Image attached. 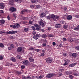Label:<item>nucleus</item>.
I'll use <instances>...</instances> for the list:
<instances>
[{"label": "nucleus", "mask_w": 79, "mask_h": 79, "mask_svg": "<svg viewBox=\"0 0 79 79\" xmlns=\"http://www.w3.org/2000/svg\"><path fill=\"white\" fill-rule=\"evenodd\" d=\"M18 32L17 31H7L5 32L6 35L7 34H16Z\"/></svg>", "instance_id": "obj_1"}, {"label": "nucleus", "mask_w": 79, "mask_h": 79, "mask_svg": "<svg viewBox=\"0 0 79 79\" xmlns=\"http://www.w3.org/2000/svg\"><path fill=\"white\" fill-rule=\"evenodd\" d=\"M39 37H40V34H37L34 36L33 38L34 39H35V40H37Z\"/></svg>", "instance_id": "obj_2"}, {"label": "nucleus", "mask_w": 79, "mask_h": 79, "mask_svg": "<svg viewBox=\"0 0 79 79\" xmlns=\"http://www.w3.org/2000/svg\"><path fill=\"white\" fill-rule=\"evenodd\" d=\"M39 24L40 26H44V20L42 19H40L39 21Z\"/></svg>", "instance_id": "obj_3"}, {"label": "nucleus", "mask_w": 79, "mask_h": 79, "mask_svg": "<svg viewBox=\"0 0 79 79\" xmlns=\"http://www.w3.org/2000/svg\"><path fill=\"white\" fill-rule=\"evenodd\" d=\"M47 63H52V59L50 58H48L46 59Z\"/></svg>", "instance_id": "obj_4"}, {"label": "nucleus", "mask_w": 79, "mask_h": 79, "mask_svg": "<svg viewBox=\"0 0 79 79\" xmlns=\"http://www.w3.org/2000/svg\"><path fill=\"white\" fill-rule=\"evenodd\" d=\"M54 76V74L53 73H50L47 75L46 77H47V78H51V77H53Z\"/></svg>", "instance_id": "obj_5"}, {"label": "nucleus", "mask_w": 79, "mask_h": 79, "mask_svg": "<svg viewBox=\"0 0 79 79\" xmlns=\"http://www.w3.org/2000/svg\"><path fill=\"white\" fill-rule=\"evenodd\" d=\"M23 48L22 47H18L17 49V51L18 53H20L22 52Z\"/></svg>", "instance_id": "obj_6"}, {"label": "nucleus", "mask_w": 79, "mask_h": 79, "mask_svg": "<svg viewBox=\"0 0 79 79\" xmlns=\"http://www.w3.org/2000/svg\"><path fill=\"white\" fill-rule=\"evenodd\" d=\"M16 10L15 8L14 7H12L10 8V11H11V12H14Z\"/></svg>", "instance_id": "obj_7"}, {"label": "nucleus", "mask_w": 79, "mask_h": 79, "mask_svg": "<svg viewBox=\"0 0 79 79\" xmlns=\"http://www.w3.org/2000/svg\"><path fill=\"white\" fill-rule=\"evenodd\" d=\"M15 46L13 44H11L10 45V46L8 47V50H10L12 49V48H13Z\"/></svg>", "instance_id": "obj_8"}, {"label": "nucleus", "mask_w": 79, "mask_h": 79, "mask_svg": "<svg viewBox=\"0 0 79 79\" xmlns=\"http://www.w3.org/2000/svg\"><path fill=\"white\" fill-rule=\"evenodd\" d=\"M50 18L52 19H53V20H55V15H54L53 14H52L50 15Z\"/></svg>", "instance_id": "obj_9"}, {"label": "nucleus", "mask_w": 79, "mask_h": 79, "mask_svg": "<svg viewBox=\"0 0 79 79\" xmlns=\"http://www.w3.org/2000/svg\"><path fill=\"white\" fill-rule=\"evenodd\" d=\"M23 64H24L25 65H26L29 64V61H28V60H25L23 61Z\"/></svg>", "instance_id": "obj_10"}, {"label": "nucleus", "mask_w": 79, "mask_h": 79, "mask_svg": "<svg viewBox=\"0 0 79 79\" xmlns=\"http://www.w3.org/2000/svg\"><path fill=\"white\" fill-rule=\"evenodd\" d=\"M43 11L45 14H48L49 13V12L48 11V10L46 9H44V10H43Z\"/></svg>", "instance_id": "obj_11"}, {"label": "nucleus", "mask_w": 79, "mask_h": 79, "mask_svg": "<svg viewBox=\"0 0 79 79\" xmlns=\"http://www.w3.org/2000/svg\"><path fill=\"white\" fill-rule=\"evenodd\" d=\"M5 23V21L3 19H2L0 20V25L3 24Z\"/></svg>", "instance_id": "obj_12"}, {"label": "nucleus", "mask_w": 79, "mask_h": 79, "mask_svg": "<svg viewBox=\"0 0 79 79\" xmlns=\"http://www.w3.org/2000/svg\"><path fill=\"white\" fill-rule=\"evenodd\" d=\"M71 57H73V58H76L77 57V54L76 53H73L71 55Z\"/></svg>", "instance_id": "obj_13"}, {"label": "nucleus", "mask_w": 79, "mask_h": 79, "mask_svg": "<svg viewBox=\"0 0 79 79\" xmlns=\"http://www.w3.org/2000/svg\"><path fill=\"white\" fill-rule=\"evenodd\" d=\"M40 16L41 18H43L45 16V14L44 12L40 14Z\"/></svg>", "instance_id": "obj_14"}, {"label": "nucleus", "mask_w": 79, "mask_h": 79, "mask_svg": "<svg viewBox=\"0 0 79 79\" xmlns=\"http://www.w3.org/2000/svg\"><path fill=\"white\" fill-rule=\"evenodd\" d=\"M73 18V17L71 15H69L67 17L68 20H71Z\"/></svg>", "instance_id": "obj_15"}, {"label": "nucleus", "mask_w": 79, "mask_h": 79, "mask_svg": "<svg viewBox=\"0 0 79 79\" xmlns=\"http://www.w3.org/2000/svg\"><path fill=\"white\" fill-rule=\"evenodd\" d=\"M73 73V72H71V71H70L69 72L68 71H66L65 72V74L66 75H70V74H71Z\"/></svg>", "instance_id": "obj_16"}, {"label": "nucleus", "mask_w": 79, "mask_h": 79, "mask_svg": "<svg viewBox=\"0 0 79 79\" xmlns=\"http://www.w3.org/2000/svg\"><path fill=\"white\" fill-rule=\"evenodd\" d=\"M74 39H75V38H70L68 39V40L69 42H74Z\"/></svg>", "instance_id": "obj_17"}, {"label": "nucleus", "mask_w": 79, "mask_h": 79, "mask_svg": "<svg viewBox=\"0 0 79 79\" xmlns=\"http://www.w3.org/2000/svg\"><path fill=\"white\" fill-rule=\"evenodd\" d=\"M56 28H60L61 27V25L60 24H57L56 25Z\"/></svg>", "instance_id": "obj_18"}, {"label": "nucleus", "mask_w": 79, "mask_h": 79, "mask_svg": "<svg viewBox=\"0 0 79 79\" xmlns=\"http://www.w3.org/2000/svg\"><path fill=\"white\" fill-rule=\"evenodd\" d=\"M10 60H11V61H12L13 62H16V59L13 57H12L11 58Z\"/></svg>", "instance_id": "obj_19"}, {"label": "nucleus", "mask_w": 79, "mask_h": 79, "mask_svg": "<svg viewBox=\"0 0 79 79\" xmlns=\"http://www.w3.org/2000/svg\"><path fill=\"white\" fill-rule=\"evenodd\" d=\"M0 5L1 6V9H3L5 7L4 6V5L3 4V3H1Z\"/></svg>", "instance_id": "obj_20"}, {"label": "nucleus", "mask_w": 79, "mask_h": 79, "mask_svg": "<svg viewBox=\"0 0 79 79\" xmlns=\"http://www.w3.org/2000/svg\"><path fill=\"white\" fill-rule=\"evenodd\" d=\"M29 60L30 62H33L34 60V59L32 58V57H31L30 58Z\"/></svg>", "instance_id": "obj_21"}, {"label": "nucleus", "mask_w": 79, "mask_h": 79, "mask_svg": "<svg viewBox=\"0 0 79 79\" xmlns=\"http://www.w3.org/2000/svg\"><path fill=\"white\" fill-rule=\"evenodd\" d=\"M15 26L17 28H18V27H19L20 25L19 23H16L15 24Z\"/></svg>", "instance_id": "obj_22"}, {"label": "nucleus", "mask_w": 79, "mask_h": 79, "mask_svg": "<svg viewBox=\"0 0 79 79\" xmlns=\"http://www.w3.org/2000/svg\"><path fill=\"white\" fill-rule=\"evenodd\" d=\"M39 56H45V54L44 53H42L40 54H39L38 55Z\"/></svg>", "instance_id": "obj_23"}, {"label": "nucleus", "mask_w": 79, "mask_h": 79, "mask_svg": "<svg viewBox=\"0 0 79 79\" xmlns=\"http://www.w3.org/2000/svg\"><path fill=\"white\" fill-rule=\"evenodd\" d=\"M39 0H31L32 3H37V2H38V1Z\"/></svg>", "instance_id": "obj_24"}, {"label": "nucleus", "mask_w": 79, "mask_h": 79, "mask_svg": "<svg viewBox=\"0 0 79 79\" xmlns=\"http://www.w3.org/2000/svg\"><path fill=\"white\" fill-rule=\"evenodd\" d=\"M68 27V26L67 25H64L63 27L64 29H67Z\"/></svg>", "instance_id": "obj_25"}, {"label": "nucleus", "mask_w": 79, "mask_h": 79, "mask_svg": "<svg viewBox=\"0 0 79 79\" xmlns=\"http://www.w3.org/2000/svg\"><path fill=\"white\" fill-rule=\"evenodd\" d=\"M55 19H54V21H55V20H56V19H59V18H60V17H59L58 16V15H55Z\"/></svg>", "instance_id": "obj_26"}, {"label": "nucleus", "mask_w": 79, "mask_h": 79, "mask_svg": "<svg viewBox=\"0 0 79 79\" xmlns=\"http://www.w3.org/2000/svg\"><path fill=\"white\" fill-rule=\"evenodd\" d=\"M64 61H65V62H66V63H67V64H68V63H69V62H70V60H69L68 59H67L65 60H64Z\"/></svg>", "instance_id": "obj_27"}, {"label": "nucleus", "mask_w": 79, "mask_h": 79, "mask_svg": "<svg viewBox=\"0 0 79 79\" xmlns=\"http://www.w3.org/2000/svg\"><path fill=\"white\" fill-rule=\"evenodd\" d=\"M28 30H29V28H25L24 29V32H27V31H28Z\"/></svg>", "instance_id": "obj_28"}, {"label": "nucleus", "mask_w": 79, "mask_h": 79, "mask_svg": "<svg viewBox=\"0 0 79 79\" xmlns=\"http://www.w3.org/2000/svg\"><path fill=\"white\" fill-rule=\"evenodd\" d=\"M17 58H18V59H19V60H21V56H20L19 55H17L16 56Z\"/></svg>", "instance_id": "obj_29"}, {"label": "nucleus", "mask_w": 79, "mask_h": 79, "mask_svg": "<svg viewBox=\"0 0 79 79\" xmlns=\"http://www.w3.org/2000/svg\"><path fill=\"white\" fill-rule=\"evenodd\" d=\"M74 30L76 31V30H79V25H78L77 27L74 28Z\"/></svg>", "instance_id": "obj_30"}, {"label": "nucleus", "mask_w": 79, "mask_h": 79, "mask_svg": "<svg viewBox=\"0 0 79 79\" xmlns=\"http://www.w3.org/2000/svg\"><path fill=\"white\" fill-rule=\"evenodd\" d=\"M16 73L18 74V75H19L20 74H21L23 73L21 71L19 72V71H17Z\"/></svg>", "instance_id": "obj_31"}, {"label": "nucleus", "mask_w": 79, "mask_h": 79, "mask_svg": "<svg viewBox=\"0 0 79 79\" xmlns=\"http://www.w3.org/2000/svg\"><path fill=\"white\" fill-rule=\"evenodd\" d=\"M9 2L11 4H13L14 2V0H9Z\"/></svg>", "instance_id": "obj_32"}, {"label": "nucleus", "mask_w": 79, "mask_h": 79, "mask_svg": "<svg viewBox=\"0 0 79 79\" xmlns=\"http://www.w3.org/2000/svg\"><path fill=\"white\" fill-rule=\"evenodd\" d=\"M16 2L19 3H21L22 2V0H15Z\"/></svg>", "instance_id": "obj_33"}, {"label": "nucleus", "mask_w": 79, "mask_h": 79, "mask_svg": "<svg viewBox=\"0 0 79 79\" xmlns=\"http://www.w3.org/2000/svg\"><path fill=\"white\" fill-rule=\"evenodd\" d=\"M44 77V75H41L40 76H38V78L39 79H41V78H43Z\"/></svg>", "instance_id": "obj_34"}, {"label": "nucleus", "mask_w": 79, "mask_h": 79, "mask_svg": "<svg viewBox=\"0 0 79 79\" xmlns=\"http://www.w3.org/2000/svg\"><path fill=\"white\" fill-rule=\"evenodd\" d=\"M0 47H1V48H3V47H4V45L2 43H0Z\"/></svg>", "instance_id": "obj_35"}, {"label": "nucleus", "mask_w": 79, "mask_h": 79, "mask_svg": "<svg viewBox=\"0 0 79 79\" xmlns=\"http://www.w3.org/2000/svg\"><path fill=\"white\" fill-rule=\"evenodd\" d=\"M42 37L43 38H46L47 37V35L46 34H43L42 35Z\"/></svg>", "instance_id": "obj_36"}, {"label": "nucleus", "mask_w": 79, "mask_h": 79, "mask_svg": "<svg viewBox=\"0 0 79 79\" xmlns=\"http://www.w3.org/2000/svg\"><path fill=\"white\" fill-rule=\"evenodd\" d=\"M69 78H70V79H72L74 78V76H73V75H69Z\"/></svg>", "instance_id": "obj_37"}, {"label": "nucleus", "mask_w": 79, "mask_h": 79, "mask_svg": "<svg viewBox=\"0 0 79 79\" xmlns=\"http://www.w3.org/2000/svg\"><path fill=\"white\" fill-rule=\"evenodd\" d=\"M27 10L26 9H24L22 11H21V13H23V12H27Z\"/></svg>", "instance_id": "obj_38"}, {"label": "nucleus", "mask_w": 79, "mask_h": 79, "mask_svg": "<svg viewBox=\"0 0 79 79\" xmlns=\"http://www.w3.org/2000/svg\"><path fill=\"white\" fill-rule=\"evenodd\" d=\"M41 28L40 27H36V30H37V31H40Z\"/></svg>", "instance_id": "obj_39"}, {"label": "nucleus", "mask_w": 79, "mask_h": 79, "mask_svg": "<svg viewBox=\"0 0 79 79\" xmlns=\"http://www.w3.org/2000/svg\"><path fill=\"white\" fill-rule=\"evenodd\" d=\"M75 48L77 50H79V46H76L75 47Z\"/></svg>", "instance_id": "obj_40"}, {"label": "nucleus", "mask_w": 79, "mask_h": 79, "mask_svg": "<svg viewBox=\"0 0 79 79\" xmlns=\"http://www.w3.org/2000/svg\"><path fill=\"white\" fill-rule=\"evenodd\" d=\"M28 56H31V57H32V54L30 53L28 55Z\"/></svg>", "instance_id": "obj_41"}, {"label": "nucleus", "mask_w": 79, "mask_h": 79, "mask_svg": "<svg viewBox=\"0 0 79 79\" xmlns=\"http://www.w3.org/2000/svg\"><path fill=\"white\" fill-rule=\"evenodd\" d=\"M72 75H74L75 76H78V74L76 73H72Z\"/></svg>", "instance_id": "obj_42"}, {"label": "nucleus", "mask_w": 79, "mask_h": 79, "mask_svg": "<svg viewBox=\"0 0 79 79\" xmlns=\"http://www.w3.org/2000/svg\"><path fill=\"white\" fill-rule=\"evenodd\" d=\"M48 36L49 37H53L54 36L52 34H49Z\"/></svg>", "instance_id": "obj_43"}, {"label": "nucleus", "mask_w": 79, "mask_h": 79, "mask_svg": "<svg viewBox=\"0 0 79 79\" xmlns=\"http://www.w3.org/2000/svg\"><path fill=\"white\" fill-rule=\"evenodd\" d=\"M61 47H63V46H61V45H58L57 46V47L58 48L60 49V48H61Z\"/></svg>", "instance_id": "obj_44"}, {"label": "nucleus", "mask_w": 79, "mask_h": 79, "mask_svg": "<svg viewBox=\"0 0 79 79\" xmlns=\"http://www.w3.org/2000/svg\"><path fill=\"white\" fill-rule=\"evenodd\" d=\"M62 40L64 41V42H66V41H67V40H66V38H63Z\"/></svg>", "instance_id": "obj_45"}, {"label": "nucleus", "mask_w": 79, "mask_h": 79, "mask_svg": "<svg viewBox=\"0 0 79 79\" xmlns=\"http://www.w3.org/2000/svg\"><path fill=\"white\" fill-rule=\"evenodd\" d=\"M6 65L7 66H8L10 65V63L8 62H6Z\"/></svg>", "instance_id": "obj_46"}, {"label": "nucleus", "mask_w": 79, "mask_h": 79, "mask_svg": "<svg viewBox=\"0 0 79 79\" xmlns=\"http://www.w3.org/2000/svg\"><path fill=\"white\" fill-rule=\"evenodd\" d=\"M34 48H33V47H31V48H29V50H34Z\"/></svg>", "instance_id": "obj_47"}, {"label": "nucleus", "mask_w": 79, "mask_h": 79, "mask_svg": "<svg viewBox=\"0 0 79 79\" xmlns=\"http://www.w3.org/2000/svg\"><path fill=\"white\" fill-rule=\"evenodd\" d=\"M31 28L33 29V31H35V27L33 26L31 27Z\"/></svg>", "instance_id": "obj_48"}, {"label": "nucleus", "mask_w": 79, "mask_h": 79, "mask_svg": "<svg viewBox=\"0 0 79 79\" xmlns=\"http://www.w3.org/2000/svg\"><path fill=\"white\" fill-rule=\"evenodd\" d=\"M46 18L48 19H50V18H51L50 17V15L47 16L46 17Z\"/></svg>", "instance_id": "obj_49"}, {"label": "nucleus", "mask_w": 79, "mask_h": 79, "mask_svg": "<svg viewBox=\"0 0 79 79\" xmlns=\"http://www.w3.org/2000/svg\"><path fill=\"white\" fill-rule=\"evenodd\" d=\"M13 16L15 17V18H16V14H13Z\"/></svg>", "instance_id": "obj_50"}, {"label": "nucleus", "mask_w": 79, "mask_h": 79, "mask_svg": "<svg viewBox=\"0 0 79 79\" xmlns=\"http://www.w3.org/2000/svg\"><path fill=\"white\" fill-rule=\"evenodd\" d=\"M34 26H35V27H39V25L35 23L34 24Z\"/></svg>", "instance_id": "obj_51"}, {"label": "nucleus", "mask_w": 79, "mask_h": 79, "mask_svg": "<svg viewBox=\"0 0 79 79\" xmlns=\"http://www.w3.org/2000/svg\"><path fill=\"white\" fill-rule=\"evenodd\" d=\"M63 55L64 56H66L67 55V54L66 53H63Z\"/></svg>", "instance_id": "obj_52"}, {"label": "nucleus", "mask_w": 79, "mask_h": 79, "mask_svg": "<svg viewBox=\"0 0 79 79\" xmlns=\"http://www.w3.org/2000/svg\"><path fill=\"white\" fill-rule=\"evenodd\" d=\"M3 57L2 56H0V60H3Z\"/></svg>", "instance_id": "obj_53"}, {"label": "nucleus", "mask_w": 79, "mask_h": 79, "mask_svg": "<svg viewBox=\"0 0 79 79\" xmlns=\"http://www.w3.org/2000/svg\"><path fill=\"white\" fill-rule=\"evenodd\" d=\"M76 64H77V63H72V64L73 66H75V65H76Z\"/></svg>", "instance_id": "obj_54"}, {"label": "nucleus", "mask_w": 79, "mask_h": 79, "mask_svg": "<svg viewBox=\"0 0 79 79\" xmlns=\"http://www.w3.org/2000/svg\"><path fill=\"white\" fill-rule=\"evenodd\" d=\"M45 52H46V50H45L43 49L42 50V52L43 53H45Z\"/></svg>", "instance_id": "obj_55"}, {"label": "nucleus", "mask_w": 79, "mask_h": 79, "mask_svg": "<svg viewBox=\"0 0 79 79\" xmlns=\"http://www.w3.org/2000/svg\"><path fill=\"white\" fill-rule=\"evenodd\" d=\"M31 77L30 76H28L26 78V79H31Z\"/></svg>", "instance_id": "obj_56"}, {"label": "nucleus", "mask_w": 79, "mask_h": 79, "mask_svg": "<svg viewBox=\"0 0 79 79\" xmlns=\"http://www.w3.org/2000/svg\"><path fill=\"white\" fill-rule=\"evenodd\" d=\"M22 69H24L25 68V66L24 65H22L21 66Z\"/></svg>", "instance_id": "obj_57"}, {"label": "nucleus", "mask_w": 79, "mask_h": 79, "mask_svg": "<svg viewBox=\"0 0 79 79\" xmlns=\"http://www.w3.org/2000/svg\"><path fill=\"white\" fill-rule=\"evenodd\" d=\"M30 7L31 8H34V6L33 5H30Z\"/></svg>", "instance_id": "obj_58"}, {"label": "nucleus", "mask_w": 79, "mask_h": 79, "mask_svg": "<svg viewBox=\"0 0 79 79\" xmlns=\"http://www.w3.org/2000/svg\"><path fill=\"white\" fill-rule=\"evenodd\" d=\"M68 64L67 63L65 62V63L63 65H64V66H66V65H68Z\"/></svg>", "instance_id": "obj_59"}, {"label": "nucleus", "mask_w": 79, "mask_h": 79, "mask_svg": "<svg viewBox=\"0 0 79 79\" xmlns=\"http://www.w3.org/2000/svg\"><path fill=\"white\" fill-rule=\"evenodd\" d=\"M75 18H79V15H75Z\"/></svg>", "instance_id": "obj_60"}, {"label": "nucleus", "mask_w": 79, "mask_h": 79, "mask_svg": "<svg viewBox=\"0 0 79 79\" xmlns=\"http://www.w3.org/2000/svg\"><path fill=\"white\" fill-rule=\"evenodd\" d=\"M7 18L8 21H10V16H9V15L7 16Z\"/></svg>", "instance_id": "obj_61"}, {"label": "nucleus", "mask_w": 79, "mask_h": 79, "mask_svg": "<svg viewBox=\"0 0 79 79\" xmlns=\"http://www.w3.org/2000/svg\"><path fill=\"white\" fill-rule=\"evenodd\" d=\"M61 24H64V21H60Z\"/></svg>", "instance_id": "obj_62"}, {"label": "nucleus", "mask_w": 79, "mask_h": 79, "mask_svg": "<svg viewBox=\"0 0 79 79\" xmlns=\"http://www.w3.org/2000/svg\"><path fill=\"white\" fill-rule=\"evenodd\" d=\"M35 51L36 52H39V51H40V50L38 49H35Z\"/></svg>", "instance_id": "obj_63"}, {"label": "nucleus", "mask_w": 79, "mask_h": 79, "mask_svg": "<svg viewBox=\"0 0 79 79\" xmlns=\"http://www.w3.org/2000/svg\"><path fill=\"white\" fill-rule=\"evenodd\" d=\"M22 78L23 79H26V77L24 76H23Z\"/></svg>", "instance_id": "obj_64"}]
</instances>
